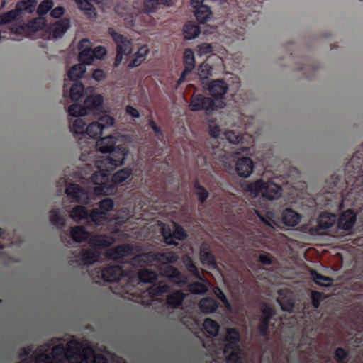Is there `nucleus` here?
I'll return each instance as SVG.
<instances>
[{
	"instance_id": "22",
	"label": "nucleus",
	"mask_w": 363,
	"mask_h": 363,
	"mask_svg": "<svg viewBox=\"0 0 363 363\" xmlns=\"http://www.w3.org/2000/svg\"><path fill=\"white\" fill-rule=\"evenodd\" d=\"M337 222L336 216L333 213L322 212L318 218V227L321 230H328Z\"/></svg>"
},
{
	"instance_id": "21",
	"label": "nucleus",
	"mask_w": 363,
	"mask_h": 363,
	"mask_svg": "<svg viewBox=\"0 0 363 363\" xmlns=\"http://www.w3.org/2000/svg\"><path fill=\"white\" fill-rule=\"evenodd\" d=\"M104 97L100 94H96L86 98L84 105L82 106L99 113L102 111Z\"/></svg>"
},
{
	"instance_id": "13",
	"label": "nucleus",
	"mask_w": 363,
	"mask_h": 363,
	"mask_svg": "<svg viewBox=\"0 0 363 363\" xmlns=\"http://www.w3.org/2000/svg\"><path fill=\"white\" fill-rule=\"evenodd\" d=\"M91 44V42L87 38H83L78 43V50H79L78 62H81V64L91 65L96 59V57L90 52Z\"/></svg>"
},
{
	"instance_id": "55",
	"label": "nucleus",
	"mask_w": 363,
	"mask_h": 363,
	"mask_svg": "<svg viewBox=\"0 0 363 363\" xmlns=\"http://www.w3.org/2000/svg\"><path fill=\"white\" fill-rule=\"evenodd\" d=\"M111 250L125 256L131 255L132 252H133V248H132V246L129 244L120 245Z\"/></svg>"
},
{
	"instance_id": "26",
	"label": "nucleus",
	"mask_w": 363,
	"mask_h": 363,
	"mask_svg": "<svg viewBox=\"0 0 363 363\" xmlns=\"http://www.w3.org/2000/svg\"><path fill=\"white\" fill-rule=\"evenodd\" d=\"M185 295L182 290H176L167 296V304L172 308H177L182 306Z\"/></svg>"
},
{
	"instance_id": "31",
	"label": "nucleus",
	"mask_w": 363,
	"mask_h": 363,
	"mask_svg": "<svg viewBox=\"0 0 363 363\" xmlns=\"http://www.w3.org/2000/svg\"><path fill=\"white\" fill-rule=\"evenodd\" d=\"M200 34V28L199 26L191 21H189L184 24V39L193 40Z\"/></svg>"
},
{
	"instance_id": "8",
	"label": "nucleus",
	"mask_w": 363,
	"mask_h": 363,
	"mask_svg": "<svg viewBox=\"0 0 363 363\" xmlns=\"http://www.w3.org/2000/svg\"><path fill=\"white\" fill-rule=\"evenodd\" d=\"M114 118L105 113L98 117L96 121H94L87 125L84 130V133H79L78 135L82 137L88 136L89 138H96L101 135L102 132L106 128H110L113 125Z\"/></svg>"
},
{
	"instance_id": "1",
	"label": "nucleus",
	"mask_w": 363,
	"mask_h": 363,
	"mask_svg": "<svg viewBox=\"0 0 363 363\" xmlns=\"http://www.w3.org/2000/svg\"><path fill=\"white\" fill-rule=\"evenodd\" d=\"M117 138L108 135L96 142L98 152L108 153V156L97 160L96 166L98 171L91 177V184L95 185L94 193L97 196H108L117 191L116 185L123 182L131 176V169L123 168L111 176V172L123 164L127 156V149L123 146L116 145Z\"/></svg>"
},
{
	"instance_id": "37",
	"label": "nucleus",
	"mask_w": 363,
	"mask_h": 363,
	"mask_svg": "<svg viewBox=\"0 0 363 363\" xmlns=\"http://www.w3.org/2000/svg\"><path fill=\"white\" fill-rule=\"evenodd\" d=\"M84 87L81 82H76L72 85L69 90L70 100L76 102L84 96Z\"/></svg>"
},
{
	"instance_id": "47",
	"label": "nucleus",
	"mask_w": 363,
	"mask_h": 363,
	"mask_svg": "<svg viewBox=\"0 0 363 363\" xmlns=\"http://www.w3.org/2000/svg\"><path fill=\"white\" fill-rule=\"evenodd\" d=\"M311 278L313 280L314 283L319 284L320 286H327L328 284H323V281H332V279L328 277H325L320 273H318L315 269H311Z\"/></svg>"
},
{
	"instance_id": "60",
	"label": "nucleus",
	"mask_w": 363,
	"mask_h": 363,
	"mask_svg": "<svg viewBox=\"0 0 363 363\" xmlns=\"http://www.w3.org/2000/svg\"><path fill=\"white\" fill-rule=\"evenodd\" d=\"M259 12H257L256 11H253L252 13H251L250 15L247 16V18H245V23H243L242 26H241V27H240V28H241V30H245L246 28H248L247 23L249 22L252 23V25H254V23H255V22L254 21V19L257 18V16H259Z\"/></svg>"
},
{
	"instance_id": "64",
	"label": "nucleus",
	"mask_w": 363,
	"mask_h": 363,
	"mask_svg": "<svg viewBox=\"0 0 363 363\" xmlns=\"http://www.w3.org/2000/svg\"><path fill=\"white\" fill-rule=\"evenodd\" d=\"M220 128L218 126V125H213L212 123H210L209 125V134L210 136L218 138V135H220Z\"/></svg>"
},
{
	"instance_id": "2",
	"label": "nucleus",
	"mask_w": 363,
	"mask_h": 363,
	"mask_svg": "<svg viewBox=\"0 0 363 363\" xmlns=\"http://www.w3.org/2000/svg\"><path fill=\"white\" fill-rule=\"evenodd\" d=\"M362 155L359 151L354 153L343 171L333 174L326 179V193L342 194L347 189L352 190L355 186H363V174H361L363 164Z\"/></svg>"
},
{
	"instance_id": "24",
	"label": "nucleus",
	"mask_w": 363,
	"mask_h": 363,
	"mask_svg": "<svg viewBox=\"0 0 363 363\" xmlns=\"http://www.w3.org/2000/svg\"><path fill=\"white\" fill-rule=\"evenodd\" d=\"M78 9L83 11L84 15L89 20H94L96 17V9L90 0H75Z\"/></svg>"
},
{
	"instance_id": "6",
	"label": "nucleus",
	"mask_w": 363,
	"mask_h": 363,
	"mask_svg": "<svg viewBox=\"0 0 363 363\" xmlns=\"http://www.w3.org/2000/svg\"><path fill=\"white\" fill-rule=\"evenodd\" d=\"M35 6H37V0H21L17 2L14 9L1 14V25L10 23L13 21H18L21 18L23 13H33Z\"/></svg>"
},
{
	"instance_id": "61",
	"label": "nucleus",
	"mask_w": 363,
	"mask_h": 363,
	"mask_svg": "<svg viewBox=\"0 0 363 363\" xmlns=\"http://www.w3.org/2000/svg\"><path fill=\"white\" fill-rule=\"evenodd\" d=\"M215 291V295L217 296L218 299L220 300V301L223 302V303L226 306H230V303H228V298H226L225 294L220 288H216L215 291Z\"/></svg>"
},
{
	"instance_id": "25",
	"label": "nucleus",
	"mask_w": 363,
	"mask_h": 363,
	"mask_svg": "<svg viewBox=\"0 0 363 363\" xmlns=\"http://www.w3.org/2000/svg\"><path fill=\"white\" fill-rule=\"evenodd\" d=\"M301 220V216H299L298 213L296 212L291 208H287L283 211L282 214V222L283 224L294 227L298 225L299 221Z\"/></svg>"
},
{
	"instance_id": "48",
	"label": "nucleus",
	"mask_w": 363,
	"mask_h": 363,
	"mask_svg": "<svg viewBox=\"0 0 363 363\" xmlns=\"http://www.w3.org/2000/svg\"><path fill=\"white\" fill-rule=\"evenodd\" d=\"M106 213L108 212L99 211V209H93V211H91V214L88 216V219L91 222L98 224V223L101 221L106 220Z\"/></svg>"
},
{
	"instance_id": "40",
	"label": "nucleus",
	"mask_w": 363,
	"mask_h": 363,
	"mask_svg": "<svg viewBox=\"0 0 363 363\" xmlns=\"http://www.w3.org/2000/svg\"><path fill=\"white\" fill-rule=\"evenodd\" d=\"M255 214L260 219L261 223L263 224L272 227V224H275V213L271 211L265 212V215H262L258 210H255Z\"/></svg>"
},
{
	"instance_id": "9",
	"label": "nucleus",
	"mask_w": 363,
	"mask_h": 363,
	"mask_svg": "<svg viewBox=\"0 0 363 363\" xmlns=\"http://www.w3.org/2000/svg\"><path fill=\"white\" fill-rule=\"evenodd\" d=\"M109 35H111L113 43H116V57H115L113 66L118 67L121 64L123 56H128L131 54V41L127 37L114 31L113 29L109 30Z\"/></svg>"
},
{
	"instance_id": "56",
	"label": "nucleus",
	"mask_w": 363,
	"mask_h": 363,
	"mask_svg": "<svg viewBox=\"0 0 363 363\" xmlns=\"http://www.w3.org/2000/svg\"><path fill=\"white\" fill-rule=\"evenodd\" d=\"M198 55L203 56L212 52V45L210 43H203L198 45Z\"/></svg>"
},
{
	"instance_id": "51",
	"label": "nucleus",
	"mask_w": 363,
	"mask_h": 363,
	"mask_svg": "<svg viewBox=\"0 0 363 363\" xmlns=\"http://www.w3.org/2000/svg\"><path fill=\"white\" fill-rule=\"evenodd\" d=\"M347 357L348 352L343 347H339L335 349V352H334V359H335L336 362L345 363Z\"/></svg>"
},
{
	"instance_id": "11",
	"label": "nucleus",
	"mask_w": 363,
	"mask_h": 363,
	"mask_svg": "<svg viewBox=\"0 0 363 363\" xmlns=\"http://www.w3.org/2000/svg\"><path fill=\"white\" fill-rule=\"evenodd\" d=\"M164 276L169 281L179 287H183L188 283V277L173 265H167L164 268Z\"/></svg>"
},
{
	"instance_id": "53",
	"label": "nucleus",
	"mask_w": 363,
	"mask_h": 363,
	"mask_svg": "<svg viewBox=\"0 0 363 363\" xmlns=\"http://www.w3.org/2000/svg\"><path fill=\"white\" fill-rule=\"evenodd\" d=\"M158 5H161L159 0H145L144 1V13L150 14L155 11Z\"/></svg>"
},
{
	"instance_id": "54",
	"label": "nucleus",
	"mask_w": 363,
	"mask_h": 363,
	"mask_svg": "<svg viewBox=\"0 0 363 363\" xmlns=\"http://www.w3.org/2000/svg\"><path fill=\"white\" fill-rule=\"evenodd\" d=\"M96 209H99V211L109 212L113 209V201L110 198H106L99 202V207Z\"/></svg>"
},
{
	"instance_id": "12",
	"label": "nucleus",
	"mask_w": 363,
	"mask_h": 363,
	"mask_svg": "<svg viewBox=\"0 0 363 363\" xmlns=\"http://www.w3.org/2000/svg\"><path fill=\"white\" fill-rule=\"evenodd\" d=\"M66 195L77 203L88 204L89 196L86 190L77 184H70L66 186Z\"/></svg>"
},
{
	"instance_id": "43",
	"label": "nucleus",
	"mask_w": 363,
	"mask_h": 363,
	"mask_svg": "<svg viewBox=\"0 0 363 363\" xmlns=\"http://www.w3.org/2000/svg\"><path fill=\"white\" fill-rule=\"evenodd\" d=\"M194 194L197 196L198 200L203 203L208 197V191L204 186L201 185L198 182H194Z\"/></svg>"
},
{
	"instance_id": "27",
	"label": "nucleus",
	"mask_w": 363,
	"mask_h": 363,
	"mask_svg": "<svg viewBox=\"0 0 363 363\" xmlns=\"http://www.w3.org/2000/svg\"><path fill=\"white\" fill-rule=\"evenodd\" d=\"M218 307V301L211 297L203 298L199 301L200 311L203 313H213L216 312Z\"/></svg>"
},
{
	"instance_id": "19",
	"label": "nucleus",
	"mask_w": 363,
	"mask_h": 363,
	"mask_svg": "<svg viewBox=\"0 0 363 363\" xmlns=\"http://www.w3.org/2000/svg\"><path fill=\"white\" fill-rule=\"evenodd\" d=\"M123 274V269L120 265L108 266L101 270V277L104 281L108 282L119 281Z\"/></svg>"
},
{
	"instance_id": "30",
	"label": "nucleus",
	"mask_w": 363,
	"mask_h": 363,
	"mask_svg": "<svg viewBox=\"0 0 363 363\" xmlns=\"http://www.w3.org/2000/svg\"><path fill=\"white\" fill-rule=\"evenodd\" d=\"M90 212L84 206H77L72 211H70V218L76 223H79L81 220H87L88 216Z\"/></svg>"
},
{
	"instance_id": "59",
	"label": "nucleus",
	"mask_w": 363,
	"mask_h": 363,
	"mask_svg": "<svg viewBox=\"0 0 363 363\" xmlns=\"http://www.w3.org/2000/svg\"><path fill=\"white\" fill-rule=\"evenodd\" d=\"M279 303H280L283 311L291 312L294 308V303L290 299L282 298L279 301Z\"/></svg>"
},
{
	"instance_id": "33",
	"label": "nucleus",
	"mask_w": 363,
	"mask_h": 363,
	"mask_svg": "<svg viewBox=\"0 0 363 363\" xmlns=\"http://www.w3.org/2000/svg\"><path fill=\"white\" fill-rule=\"evenodd\" d=\"M138 279L141 282L154 284L157 281V274L152 269H140L138 272Z\"/></svg>"
},
{
	"instance_id": "63",
	"label": "nucleus",
	"mask_w": 363,
	"mask_h": 363,
	"mask_svg": "<svg viewBox=\"0 0 363 363\" xmlns=\"http://www.w3.org/2000/svg\"><path fill=\"white\" fill-rule=\"evenodd\" d=\"M148 124L149 126L152 128V130H154V133L155 134H156L157 138H160L163 136L162 131L152 119L148 120Z\"/></svg>"
},
{
	"instance_id": "34",
	"label": "nucleus",
	"mask_w": 363,
	"mask_h": 363,
	"mask_svg": "<svg viewBox=\"0 0 363 363\" xmlns=\"http://www.w3.org/2000/svg\"><path fill=\"white\" fill-rule=\"evenodd\" d=\"M147 52H149V50L146 45L139 48L136 54H135V57H133V59L131 60L130 63H129V67L134 68L138 67L141 62L145 61Z\"/></svg>"
},
{
	"instance_id": "20",
	"label": "nucleus",
	"mask_w": 363,
	"mask_h": 363,
	"mask_svg": "<svg viewBox=\"0 0 363 363\" xmlns=\"http://www.w3.org/2000/svg\"><path fill=\"white\" fill-rule=\"evenodd\" d=\"M186 233L184 231V229L182 226L176 224L174 225V232L171 233L169 231L166 232L164 231V242H166L168 245L174 244L173 239H177L179 240H184L186 238Z\"/></svg>"
},
{
	"instance_id": "41",
	"label": "nucleus",
	"mask_w": 363,
	"mask_h": 363,
	"mask_svg": "<svg viewBox=\"0 0 363 363\" xmlns=\"http://www.w3.org/2000/svg\"><path fill=\"white\" fill-rule=\"evenodd\" d=\"M50 220L52 225L57 228L65 226V219L60 216L58 208H53L50 211Z\"/></svg>"
},
{
	"instance_id": "16",
	"label": "nucleus",
	"mask_w": 363,
	"mask_h": 363,
	"mask_svg": "<svg viewBox=\"0 0 363 363\" xmlns=\"http://www.w3.org/2000/svg\"><path fill=\"white\" fill-rule=\"evenodd\" d=\"M357 217V214L352 209L342 212L340 214L339 219H337V227L345 231L350 230L356 223Z\"/></svg>"
},
{
	"instance_id": "32",
	"label": "nucleus",
	"mask_w": 363,
	"mask_h": 363,
	"mask_svg": "<svg viewBox=\"0 0 363 363\" xmlns=\"http://www.w3.org/2000/svg\"><path fill=\"white\" fill-rule=\"evenodd\" d=\"M194 9V17L200 23L206 22L211 16V10L208 6H199L197 7H192Z\"/></svg>"
},
{
	"instance_id": "39",
	"label": "nucleus",
	"mask_w": 363,
	"mask_h": 363,
	"mask_svg": "<svg viewBox=\"0 0 363 363\" xmlns=\"http://www.w3.org/2000/svg\"><path fill=\"white\" fill-rule=\"evenodd\" d=\"M203 328L206 330L208 334L211 337H216L218 334V330H220V325H218V322L211 319L206 318L203 322Z\"/></svg>"
},
{
	"instance_id": "3",
	"label": "nucleus",
	"mask_w": 363,
	"mask_h": 363,
	"mask_svg": "<svg viewBox=\"0 0 363 363\" xmlns=\"http://www.w3.org/2000/svg\"><path fill=\"white\" fill-rule=\"evenodd\" d=\"M70 237L76 243H82L88 240V244L94 249L108 247L114 243V238L108 235H90L82 225L70 228Z\"/></svg>"
},
{
	"instance_id": "52",
	"label": "nucleus",
	"mask_w": 363,
	"mask_h": 363,
	"mask_svg": "<svg viewBox=\"0 0 363 363\" xmlns=\"http://www.w3.org/2000/svg\"><path fill=\"white\" fill-rule=\"evenodd\" d=\"M323 298L324 294H323V292L316 291H312V292H311V301H312V306H313L314 308H318Z\"/></svg>"
},
{
	"instance_id": "35",
	"label": "nucleus",
	"mask_w": 363,
	"mask_h": 363,
	"mask_svg": "<svg viewBox=\"0 0 363 363\" xmlns=\"http://www.w3.org/2000/svg\"><path fill=\"white\" fill-rule=\"evenodd\" d=\"M169 286L168 284H154L153 286H150V288L147 290V293H148V295L150 296V298H154L169 292Z\"/></svg>"
},
{
	"instance_id": "14",
	"label": "nucleus",
	"mask_w": 363,
	"mask_h": 363,
	"mask_svg": "<svg viewBox=\"0 0 363 363\" xmlns=\"http://www.w3.org/2000/svg\"><path fill=\"white\" fill-rule=\"evenodd\" d=\"M275 314L273 308L269 306L265 305L262 308V316H261L260 322H259L258 332L262 337H268L269 335V322Z\"/></svg>"
},
{
	"instance_id": "4",
	"label": "nucleus",
	"mask_w": 363,
	"mask_h": 363,
	"mask_svg": "<svg viewBox=\"0 0 363 363\" xmlns=\"http://www.w3.org/2000/svg\"><path fill=\"white\" fill-rule=\"evenodd\" d=\"M225 345L223 352L227 354L225 362L227 363H243L242 360V349L240 345V333L235 328H229L225 334Z\"/></svg>"
},
{
	"instance_id": "38",
	"label": "nucleus",
	"mask_w": 363,
	"mask_h": 363,
	"mask_svg": "<svg viewBox=\"0 0 363 363\" xmlns=\"http://www.w3.org/2000/svg\"><path fill=\"white\" fill-rule=\"evenodd\" d=\"M99 253L94 249L83 250L81 252V259L85 264H91L98 259Z\"/></svg>"
},
{
	"instance_id": "44",
	"label": "nucleus",
	"mask_w": 363,
	"mask_h": 363,
	"mask_svg": "<svg viewBox=\"0 0 363 363\" xmlns=\"http://www.w3.org/2000/svg\"><path fill=\"white\" fill-rule=\"evenodd\" d=\"M152 255H153V252L142 253L135 257L133 260L142 265H151L153 262H155V259H152L153 257L150 256Z\"/></svg>"
},
{
	"instance_id": "17",
	"label": "nucleus",
	"mask_w": 363,
	"mask_h": 363,
	"mask_svg": "<svg viewBox=\"0 0 363 363\" xmlns=\"http://www.w3.org/2000/svg\"><path fill=\"white\" fill-rule=\"evenodd\" d=\"M228 86L225 81L223 79H213L208 86L210 96L216 99H222L228 91Z\"/></svg>"
},
{
	"instance_id": "18",
	"label": "nucleus",
	"mask_w": 363,
	"mask_h": 363,
	"mask_svg": "<svg viewBox=\"0 0 363 363\" xmlns=\"http://www.w3.org/2000/svg\"><path fill=\"white\" fill-rule=\"evenodd\" d=\"M253 161L251 158L245 157L238 160L235 163V171H237L238 175L247 178L253 172Z\"/></svg>"
},
{
	"instance_id": "45",
	"label": "nucleus",
	"mask_w": 363,
	"mask_h": 363,
	"mask_svg": "<svg viewBox=\"0 0 363 363\" xmlns=\"http://www.w3.org/2000/svg\"><path fill=\"white\" fill-rule=\"evenodd\" d=\"M184 69H194V54L190 48L184 50Z\"/></svg>"
},
{
	"instance_id": "42",
	"label": "nucleus",
	"mask_w": 363,
	"mask_h": 363,
	"mask_svg": "<svg viewBox=\"0 0 363 363\" xmlns=\"http://www.w3.org/2000/svg\"><path fill=\"white\" fill-rule=\"evenodd\" d=\"M184 266H186V269H187L188 272H189L194 278L199 280H203L202 275L200 274L198 267L194 264L191 257H187V258L184 259Z\"/></svg>"
},
{
	"instance_id": "50",
	"label": "nucleus",
	"mask_w": 363,
	"mask_h": 363,
	"mask_svg": "<svg viewBox=\"0 0 363 363\" xmlns=\"http://www.w3.org/2000/svg\"><path fill=\"white\" fill-rule=\"evenodd\" d=\"M86 128V122L82 118H76L73 122V126H72V130H73L74 135L76 137L79 133H84V129Z\"/></svg>"
},
{
	"instance_id": "36",
	"label": "nucleus",
	"mask_w": 363,
	"mask_h": 363,
	"mask_svg": "<svg viewBox=\"0 0 363 363\" xmlns=\"http://www.w3.org/2000/svg\"><path fill=\"white\" fill-rule=\"evenodd\" d=\"M84 65H86L78 64L70 67L67 72L68 79L72 81H76L82 78L84 74L86 73V67Z\"/></svg>"
},
{
	"instance_id": "28",
	"label": "nucleus",
	"mask_w": 363,
	"mask_h": 363,
	"mask_svg": "<svg viewBox=\"0 0 363 363\" xmlns=\"http://www.w3.org/2000/svg\"><path fill=\"white\" fill-rule=\"evenodd\" d=\"M200 261L202 265L211 269L216 268V261L212 252L205 247L200 249Z\"/></svg>"
},
{
	"instance_id": "7",
	"label": "nucleus",
	"mask_w": 363,
	"mask_h": 363,
	"mask_svg": "<svg viewBox=\"0 0 363 363\" xmlns=\"http://www.w3.org/2000/svg\"><path fill=\"white\" fill-rule=\"evenodd\" d=\"M47 21L44 17L39 16L28 23L18 22L11 27V33L19 36H27L46 27Z\"/></svg>"
},
{
	"instance_id": "49",
	"label": "nucleus",
	"mask_w": 363,
	"mask_h": 363,
	"mask_svg": "<svg viewBox=\"0 0 363 363\" xmlns=\"http://www.w3.org/2000/svg\"><path fill=\"white\" fill-rule=\"evenodd\" d=\"M53 6L52 0H43L38 6V14L40 16H44Z\"/></svg>"
},
{
	"instance_id": "46",
	"label": "nucleus",
	"mask_w": 363,
	"mask_h": 363,
	"mask_svg": "<svg viewBox=\"0 0 363 363\" xmlns=\"http://www.w3.org/2000/svg\"><path fill=\"white\" fill-rule=\"evenodd\" d=\"M188 289L193 294H203L208 292V288L202 282L194 281L189 284Z\"/></svg>"
},
{
	"instance_id": "29",
	"label": "nucleus",
	"mask_w": 363,
	"mask_h": 363,
	"mask_svg": "<svg viewBox=\"0 0 363 363\" xmlns=\"http://www.w3.org/2000/svg\"><path fill=\"white\" fill-rule=\"evenodd\" d=\"M67 111L68 114L72 117L86 116L91 113L96 114V112L86 108V107L76 102L68 107Z\"/></svg>"
},
{
	"instance_id": "10",
	"label": "nucleus",
	"mask_w": 363,
	"mask_h": 363,
	"mask_svg": "<svg viewBox=\"0 0 363 363\" xmlns=\"http://www.w3.org/2000/svg\"><path fill=\"white\" fill-rule=\"evenodd\" d=\"M189 109L192 111H204L206 114L210 115L216 109V103L211 98L198 94L192 96Z\"/></svg>"
},
{
	"instance_id": "58",
	"label": "nucleus",
	"mask_w": 363,
	"mask_h": 363,
	"mask_svg": "<svg viewBox=\"0 0 363 363\" xmlns=\"http://www.w3.org/2000/svg\"><path fill=\"white\" fill-rule=\"evenodd\" d=\"M91 52L96 59L101 60L106 55V50L104 46L98 45L94 49L91 48Z\"/></svg>"
},
{
	"instance_id": "62",
	"label": "nucleus",
	"mask_w": 363,
	"mask_h": 363,
	"mask_svg": "<svg viewBox=\"0 0 363 363\" xmlns=\"http://www.w3.org/2000/svg\"><path fill=\"white\" fill-rule=\"evenodd\" d=\"M50 11V17L52 18H59L62 16L63 13H65V8L62 6H56Z\"/></svg>"
},
{
	"instance_id": "15",
	"label": "nucleus",
	"mask_w": 363,
	"mask_h": 363,
	"mask_svg": "<svg viewBox=\"0 0 363 363\" xmlns=\"http://www.w3.org/2000/svg\"><path fill=\"white\" fill-rule=\"evenodd\" d=\"M69 28H70V20L64 18L50 24L46 28V31L50 33L52 38H58L66 33Z\"/></svg>"
},
{
	"instance_id": "57",
	"label": "nucleus",
	"mask_w": 363,
	"mask_h": 363,
	"mask_svg": "<svg viewBox=\"0 0 363 363\" xmlns=\"http://www.w3.org/2000/svg\"><path fill=\"white\" fill-rule=\"evenodd\" d=\"M35 363H60V362H53L50 359V357L48 354H47L45 353H42V354L36 356V358H35ZM74 363H82V361L77 360Z\"/></svg>"
},
{
	"instance_id": "23",
	"label": "nucleus",
	"mask_w": 363,
	"mask_h": 363,
	"mask_svg": "<svg viewBox=\"0 0 363 363\" xmlns=\"http://www.w3.org/2000/svg\"><path fill=\"white\" fill-rule=\"evenodd\" d=\"M154 257L152 259H155L156 262L162 264H174L177 261V256L172 251L164 252H154L153 255H149Z\"/></svg>"
},
{
	"instance_id": "5",
	"label": "nucleus",
	"mask_w": 363,
	"mask_h": 363,
	"mask_svg": "<svg viewBox=\"0 0 363 363\" xmlns=\"http://www.w3.org/2000/svg\"><path fill=\"white\" fill-rule=\"evenodd\" d=\"M247 191L255 197L262 195L270 201L278 199L281 196V186L274 182H264L261 179L247 184Z\"/></svg>"
}]
</instances>
